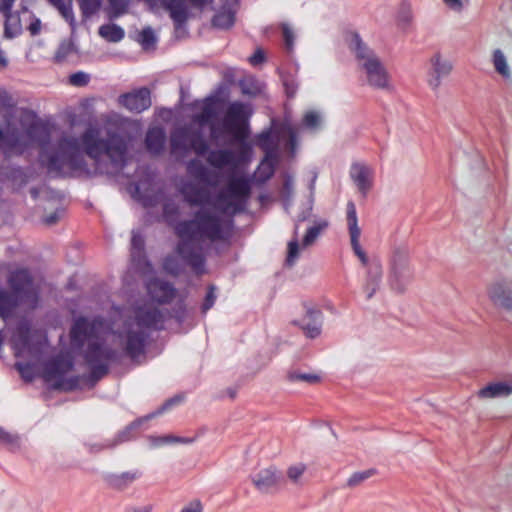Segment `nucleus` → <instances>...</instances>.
Instances as JSON below:
<instances>
[{"instance_id": "69168bd1", "label": "nucleus", "mask_w": 512, "mask_h": 512, "mask_svg": "<svg viewBox=\"0 0 512 512\" xmlns=\"http://www.w3.org/2000/svg\"><path fill=\"white\" fill-rule=\"evenodd\" d=\"M107 445V440H105L104 442L102 443H95V444H91V443H85V446L87 447L89 453L91 454H96V453H99L105 449H110Z\"/></svg>"}, {"instance_id": "a19ab883", "label": "nucleus", "mask_w": 512, "mask_h": 512, "mask_svg": "<svg viewBox=\"0 0 512 512\" xmlns=\"http://www.w3.org/2000/svg\"><path fill=\"white\" fill-rule=\"evenodd\" d=\"M287 379L290 382H298L303 381L308 384H315L320 382L321 377L318 374L314 373H302L298 371H288L287 373Z\"/></svg>"}, {"instance_id": "4c0bfd02", "label": "nucleus", "mask_w": 512, "mask_h": 512, "mask_svg": "<svg viewBox=\"0 0 512 512\" xmlns=\"http://www.w3.org/2000/svg\"><path fill=\"white\" fill-rule=\"evenodd\" d=\"M239 86L243 94L257 95L261 92L260 83L253 76H247L239 80Z\"/></svg>"}, {"instance_id": "f257e3e1", "label": "nucleus", "mask_w": 512, "mask_h": 512, "mask_svg": "<svg viewBox=\"0 0 512 512\" xmlns=\"http://www.w3.org/2000/svg\"><path fill=\"white\" fill-rule=\"evenodd\" d=\"M131 137L122 130L90 126L80 137L62 136L47 162L52 176H119L130 162Z\"/></svg>"}, {"instance_id": "2eb2a0df", "label": "nucleus", "mask_w": 512, "mask_h": 512, "mask_svg": "<svg viewBox=\"0 0 512 512\" xmlns=\"http://www.w3.org/2000/svg\"><path fill=\"white\" fill-rule=\"evenodd\" d=\"M366 275L362 284V289L366 294V298L370 300L380 289L383 277V269L380 260L374 258L371 263L364 266Z\"/></svg>"}, {"instance_id": "b1692460", "label": "nucleus", "mask_w": 512, "mask_h": 512, "mask_svg": "<svg viewBox=\"0 0 512 512\" xmlns=\"http://www.w3.org/2000/svg\"><path fill=\"white\" fill-rule=\"evenodd\" d=\"M312 208L307 209L306 211H303L301 214L298 215L297 219L295 220L294 225V231H293V238L288 243V254L286 258V264L288 266H293L295 263V260L298 257L299 253V225L301 222L306 221L311 214Z\"/></svg>"}, {"instance_id": "9b49d317", "label": "nucleus", "mask_w": 512, "mask_h": 512, "mask_svg": "<svg viewBox=\"0 0 512 512\" xmlns=\"http://www.w3.org/2000/svg\"><path fill=\"white\" fill-rule=\"evenodd\" d=\"M118 101L130 112L139 114L151 107V91L147 87H141L121 94Z\"/></svg>"}, {"instance_id": "774afa93", "label": "nucleus", "mask_w": 512, "mask_h": 512, "mask_svg": "<svg viewBox=\"0 0 512 512\" xmlns=\"http://www.w3.org/2000/svg\"><path fill=\"white\" fill-rule=\"evenodd\" d=\"M264 60H265V54H264L263 50H261V49H257L253 53V55H251L249 57L250 64H252L254 66L264 62Z\"/></svg>"}, {"instance_id": "8fccbe9b", "label": "nucleus", "mask_w": 512, "mask_h": 512, "mask_svg": "<svg viewBox=\"0 0 512 512\" xmlns=\"http://www.w3.org/2000/svg\"><path fill=\"white\" fill-rule=\"evenodd\" d=\"M90 75L83 71H77L69 76V84L75 87H85L90 82Z\"/></svg>"}, {"instance_id": "e2e57ef3", "label": "nucleus", "mask_w": 512, "mask_h": 512, "mask_svg": "<svg viewBox=\"0 0 512 512\" xmlns=\"http://www.w3.org/2000/svg\"><path fill=\"white\" fill-rule=\"evenodd\" d=\"M180 512H203V505L199 499H194L186 504Z\"/></svg>"}, {"instance_id": "20e7f679", "label": "nucleus", "mask_w": 512, "mask_h": 512, "mask_svg": "<svg viewBox=\"0 0 512 512\" xmlns=\"http://www.w3.org/2000/svg\"><path fill=\"white\" fill-rule=\"evenodd\" d=\"M103 328L104 320L100 317H95L91 321L85 317H78L71 327V342L75 347L81 348L87 340L98 338ZM117 356L116 350L104 345L103 342H89L84 352V359L90 366L88 380L91 384H95L108 373L109 364L115 361Z\"/></svg>"}, {"instance_id": "864d4df0", "label": "nucleus", "mask_w": 512, "mask_h": 512, "mask_svg": "<svg viewBox=\"0 0 512 512\" xmlns=\"http://www.w3.org/2000/svg\"><path fill=\"white\" fill-rule=\"evenodd\" d=\"M306 471V465L303 463H299L293 466H290L287 469V476L288 478L295 484H298L300 481V478Z\"/></svg>"}, {"instance_id": "de8ad7c7", "label": "nucleus", "mask_w": 512, "mask_h": 512, "mask_svg": "<svg viewBox=\"0 0 512 512\" xmlns=\"http://www.w3.org/2000/svg\"><path fill=\"white\" fill-rule=\"evenodd\" d=\"M321 122L320 115L315 111L307 112L302 120V126L306 129L315 130Z\"/></svg>"}, {"instance_id": "f03ea898", "label": "nucleus", "mask_w": 512, "mask_h": 512, "mask_svg": "<svg viewBox=\"0 0 512 512\" xmlns=\"http://www.w3.org/2000/svg\"><path fill=\"white\" fill-rule=\"evenodd\" d=\"M181 194L189 206L200 208L192 218L176 223L174 232L179 241L175 250L193 272L201 275L206 265L203 244L229 240L233 233V222L204 207L209 202V194L202 187L191 182L184 183Z\"/></svg>"}, {"instance_id": "cd10ccee", "label": "nucleus", "mask_w": 512, "mask_h": 512, "mask_svg": "<svg viewBox=\"0 0 512 512\" xmlns=\"http://www.w3.org/2000/svg\"><path fill=\"white\" fill-rule=\"evenodd\" d=\"M171 153L185 155L190 151L188 145V131L184 128L177 129L170 136Z\"/></svg>"}, {"instance_id": "c85d7f7f", "label": "nucleus", "mask_w": 512, "mask_h": 512, "mask_svg": "<svg viewBox=\"0 0 512 512\" xmlns=\"http://www.w3.org/2000/svg\"><path fill=\"white\" fill-rule=\"evenodd\" d=\"M21 305L16 297L10 292L3 288H0V317H10L14 310Z\"/></svg>"}, {"instance_id": "39448f33", "label": "nucleus", "mask_w": 512, "mask_h": 512, "mask_svg": "<svg viewBox=\"0 0 512 512\" xmlns=\"http://www.w3.org/2000/svg\"><path fill=\"white\" fill-rule=\"evenodd\" d=\"M31 141L46 147L50 141L46 127L36 120L25 126L14 110L8 111L4 115L3 124L0 125V149L4 155H22L29 148Z\"/></svg>"}, {"instance_id": "e433bc0d", "label": "nucleus", "mask_w": 512, "mask_h": 512, "mask_svg": "<svg viewBox=\"0 0 512 512\" xmlns=\"http://www.w3.org/2000/svg\"><path fill=\"white\" fill-rule=\"evenodd\" d=\"M493 64L495 70L504 78L509 79L511 76L506 57L500 49L493 52Z\"/></svg>"}, {"instance_id": "c756f323", "label": "nucleus", "mask_w": 512, "mask_h": 512, "mask_svg": "<svg viewBox=\"0 0 512 512\" xmlns=\"http://www.w3.org/2000/svg\"><path fill=\"white\" fill-rule=\"evenodd\" d=\"M235 22V12L229 8H222L212 18V26L215 29H230Z\"/></svg>"}, {"instance_id": "bb28decb", "label": "nucleus", "mask_w": 512, "mask_h": 512, "mask_svg": "<svg viewBox=\"0 0 512 512\" xmlns=\"http://www.w3.org/2000/svg\"><path fill=\"white\" fill-rule=\"evenodd\" d=\"M166 143V135L161 127H153L150 128L145 137V145L148 150L153 155H159L164 151Z\"/></svg>"}, {"instance_id": "052dcab7", "label": "nucleus", "mask_w": 512, "mask_h": 512, "mask_svg": "<svg viewBox=\"0 0 512 512\" xmlns=\"http://www.w3.org/2000/svg\"><path fill=\"white\" fill-rule=\"evenodd\" d=\"M443 3L450 10L460 12L468 5L469 0H443Z\"/></svg>"}, {"instance_id": "5701e85b", "label": "nucleus", "mask_w": 512, "mask_h": 512, "mask_svg": "<svg viewBox=\"0 0 512 512\" xmlns=\"http://www.w3.org/2000/svg\"><path fill=\"white\" fill-rule=\"evenodd\" d=\"M79 57V49L76 43V40L74 38V35L72 34L71 37L63 40L54 56H53V62L56 64H63L70 61H73Z\"/></svg>"}, {"instance_id": "0eeeda50", "label": "nucleus", "mask_w": 512, "mask_h": 512, "mask_svg": "<svg viewBox=\"0 0 512 512\" xmlns=\"http://www.w3.org/2000/svg\"><path fill=\"white\" fill-rule=\"evenodd\" d=\"M359 67L365 73L367 82L376 89L389 87V74L376 53L368 47L360 38L359 34H353L349 43Z\"/></svg>"}, {"instance_id": "7c9ffc66", "label": "nucleus", "mask_w": 512, "mask_h": 512, "mask_svg": "<svg viewBox=\"0 0 512 512\" xmlns=\"http://www.w3.org/2000/svg\"><path fill=\"white\" fill-rule=\"evenodd\" d=\"M188 173L208 185H215L210 180V171L198 159H192L187 163Z\"/></svg>"}, {"instance_id": "6e6d98bb", "label": "nucleus", "mask_w": 512, "mask_h": 512, "mask_svg": "<svg viewBox=\"0 0 512 512\" xmlns=\"http://www.w3.org/2000/svg\"><path fill=\"white\" fill-rule=\"evenodd\" d=\"M257 145L264 150L265 152L269 153L272 149V136L269 131L263 132L258 136L257 139Z\"/></svg>"}, {"instance_id": "603ef678", "label": "nucleus", "mask_w": 512, "mask_h": 512, "mask_svg": "<svg viewBox=\"0 0 512 512\" xmlns=\"http://www.w3.org/2000/svg\"><path fill=\"white\" fill-rule=\"evenodd\" d=\"M108 3L112 16L118 17L127 11L129 0H108Z\"/></svg>"}, {"instance_id": "6e6552de", "label": "nucleus", "mask_w": 512, "mask_h": 512, "mask_svg": "<svg viewBox=\"0 0 512 512\" xmlns=\"http://www.w3.org/2000/svg\"><path fill=\"white\" fill-rule=\"evenodd\" d=\"M413 269L409 262V251L405 247L395 248L392 252L387 282L391 290L403 294L413 280Z\"/></svg>"}, {"instance_id": "58836bf2", "label": "nucleus", "mask_w": 512, "mask_h": 512, "mask_svg": "<svg viewBox=\"0 0 512 512\" xmlns=\"http://www.w3.org/2000/svg\"><path fill=\"white\" fill-rule=\"evenodd\" d=\"M162 215L168 224L175 226L180 215L179 206L173 201L165 202L163 205Z\"/></svg>"}, {"instance_id": "393cba45", "label": "nucleus", "mask_w": 512, "mask_h": 512, "mask_svg": "<svg viewBox=\"0 0 512 512\" xmlns=\"http://www.w3.org/2000/svg\"><path fill=\"white\" fill-rule=\"evenodd\" d=\"M510 394H512V381L489 383L477 392V396L481 399L507 397Z\"/></svg>"}, {"instance_id": "a878e982", "label": "nucleus", "mask_w": 512, "mask_h": 512, "mask_svg": "<svg viewBox=\"0 0 512 512\" xmlns=\"http://www.w3.org/2000/svg\"><path fill=\"white\" fill-rule=\"evenodd\" d=\"M236 153L231 149H215L210 150L207 155V162L210 166L222 169L225 166L234 165L236 163Z\"/></svg>"}, {"instance_id": "aec40b11", "label": "nucleus", "mask_w": 512, "mask_h": 512, "mask_svg": "<svg viewBox=\"0 0 512 512\" xmlns=\"http://www.w3.org/2000/svg\"><path fill=\"white\" fill-rule=\"evenodd\" d=\"M430 63L432 69L430 72L431 79L429 80V85L433 90H437L441 85V79L451 73L453 65L449 60L443 59L440 53H435L431 57Z\"/></svg>"}, {"instance_id": "473e14b6", "label": "nucleus", "mask_w": 512, "mask_h": 512, "mask_svg": "<svg viewBox=\"0 0 512 512\" xmlns=\"http://www.w3.org/2000/svg\"><path fill=\"white\" fill-rule=\"evenodd\" d=\"M328 225L329 222L324 219L315 221L312 226L308 227L307 232L302 240V246L305 248L312 245L318 236L328 227Z\"/></svg>"}, {"instance_id": "5fc2aeb1", "label": "nucleus", "mask_w": 512, "mask_h": 512, "mask_svg": "<svg viewBox=\"0 0 512 512\" xmlns=\"http://www.w3.org/2000/svg\"><path fill=\"white\" fill-rule=\"evenodd\" d=\"M216 301V293H215V287L213 285H210L208 287V291L206 293L204 302L202 304L201 310L203 314H206V312L213 307Z\"/></svg>"}, {"instance_id": "3c124183", "label": "nucleus", "mask_w": 512, "mask_h": 512, "mask_svg": "<svg viewBox=\"0 0 512 512\" xmlns=\"http://www.w3.org/2000/svg\"><path fill=\"white\" fill-rule=\"evenodd\" d=\"M0 444H4L12 449L19 447V437L11 434L0 426Z\"/></svg>"}, {"instance_id": "a211bd4d", "label": "nucleus", "mask_w": 512, "mask_h": 512, "mask_svg": "<svg viewBox=\"0 0 512 512\" xmlns=\"http://www.w3.org/2000/svg\"><path fill=\"white\" fill-rule=\"evenodd\" d=\"M162 7L169 13L175 29L181 30L191 16L185 0H159Z\"/></svg>"}, {"instance_id": "7ed1b4c3", "label": "nucleus", "mask_w": 512, "mask_h": 512, "mask_svg": "<svg viewBox=\"0 0 512 512\" xmlns=\"http://www.w3.org/2000/svg\"><path fill=\"white\" fill-rule=\"evenodd\" d=\"M217 98L209 96L200 102V112L193 115V121L204 126L210 123V138L216 143L230 145H247L250 137V118L253 115V107L249 103L241 101L231 102L222 118L221 124L211 122L216 115L215 104Z\"/></svg>"}, {"instance_id": "72a5a7b5", "label": "nucleus", "mask_w": 512, "mask_h": 512, "mask_svg": "<svg viewBox=\"0 0 512 512\" xmlns=\"http://www.w3.org/2000/svg\"><path fill=\"white\" fill-rule=\"evenodd\" d=\"M144 420H146L145 417L132 422L124 430L120 431L113 439H108L106 446L109 448H115L117 445L129 441L131 439V431L140 426Z\"/></svg>"}, {"instance_id": "37998d69", "label": "nucleus", "mask_w": 512, "mask_h": 512, "mask_svg": "<svg viewBox=\"0 0 512 512\" xmlns=\"http://www.w3.org/2000/svg\"><path fill=\"white\" fill-rule=\"evenodd\" d=\"M145 249V240L141 233L133 231L131 238V256L132 258L141 257Z\"/></svg>"}, {"instance_id": "bf43d9fd", "label": "nucleus", "mask_w": 512, "mask_h": 512, "mask_svg": "<svg viewBox=\"0 0 512 512\" xmlns=\"http://www.w3.org/2000/svg\"><path fill=\"white\" fill-rule=\"evenodd\" d=\"M186 316H187L186 306L183 301H180L176 305V307L173 309V317L179 324H182L185 321Z\"/></svg>"}, {"instance_id": "c9c22d12", "label": "nucleus", "mask_w": 512, "mask_h": 512, "mask_svg": "<svg viewBox=\"0 0 512 512\" xmlns=\"http://www.w3.org/2000/svg\"><path fill=\"white\" fill-rule=\"evenodd\" d=\"M397 21L403 28H409L413 21V11L411 3L402 1L397 11Z\"/></svg>"}, {"instance_id": "4468645a", "label": "nucleus", "mask_w": 512, "mask_h": 512, "mask_svg": "<svg viewBox=\"0 0 512 512\" xmlns=\"http://www.w3.org/2000/svg\"><path fill=\"white\" fill-rule=\"evenodd\" d=\"M373 169L360 162L351 164L349 176L363 197H366L373 186Z\"/></svg>"}, {"instance_id": "423d86ee", "label": "nucleus", "mask_w": 512, "mask_h": 512, "mask_svg": "<svg viewBox=\"0 0 512 512\" xmlns=\"http://www.w3.org/2000/svg\"><path fill=\"white\" fill-rule=\"evenodd\" d=\"M164 328V316L158 308L138 307L135 319L125 330L124 352L132 360L145 353L152 330Z\"/></svg>"}, {"instance_id": "412c9836", "label": "nucleus", "mask_w": 512, "mask_h": 512, "mask_svg": "<svg viewBox=\"0 0 512 512\" xmlns=\"http://www.w3.org/2000/svg\"><path fill=\"white\" fill-rule=\"evenodd\" d=\"M293 324L299 325L307 338L315 339L322 331V313L318 309L307 308L303 322L294 321Z\"/></svg>"}, {"instance_id": "6ab92c4d", "label": "nucleus", "mask_w": 512, "mask_h": 512, "mask_svg": "<svg viewBox=\"0 0 512 512\" xmlns=\"http://www.w3.org/2000/svg\"><path fill=\"white\" fill-rule=\"evenodd\" d=\"M488 296L492 303L512 313V289L504 282H496L488 288Z\"/></svg>"}, {"instance_id": "0e129e2a", "label": "nucleus", "mask_w": 512, "mask_h": 512, "mask_svg": "<svg viewBox=\"0 0 512 512\" xmlns=\"http://www.w3.org/2000/svg\"><path fill=\"white\" fill-rule=\"evenodd\" d=\"M149 441L153 446H159L163 444H169L172 443V435H166V436H149Z\"/></svg>"}, {"instance_id": "2f4dec72", "label": "nucleus", "mask_w": 512, "mask_h": 512, "mask_svg": "<svg viewBox=\"0 0 512 512\" xmlns=\"http://www.w3.org/2000/svg\"><path fill=\"white\" fill-rule=\"evenodd\" d=\"M275 173V165L272 160L268 159V156L261 161L258 165L254 177L255 182L258 184H264L270 180Z\"/></svg>"}, {"instance_id": "4d7b16f0", "label": "nucleus", "mask_w": 512, "mask_h": 512, "mask_svg": "<svg viewBox=\"0 0 512 512\" xmlns=\"http://www.w3.org/2000/svg\"><path fill=\"white\" fill-rule=\"evenodd\" d=\"M61 15L65 18L66 21L70 23L71 29L73 30L75 28L74 26V18H73V12H72V2L71 0H68L61 8H58Z\"/></svg>"}, {"instance_id": "4be33fe9", "label": "nucleus", "mask_w": 512, "mask_h": 512, "mask_svg": "<svg viewBox=\"0 0 512 512\" xmlns=\"http://www.w3.org/2000/svg\"><path fill=\"white\" fill-rule=\"evenodd\" d=\"M142 476L138 469L122 473H110L104 477L107 486L116 491H124Z\"/></svg>"}, {"instance_id": "a18cd8bd", "label": "nucleus", "mask_w": 512, "mask_h": 512, "mask_svg": "<svg viewBox=\"0 0 512 512\" xmlns=\"http://www.w3.org/2000/svg\"><path fill=\"white\" fill-rule=\"evenodd\" d=\"M190 149H193L198 156H205L209 153V146L200 134H195L191 139Z\"/></svg>"}, {"instance_id": "dca6fc26", "label": "nucleus", "mask_w": 512, "mask_h": 512, "mask_svg": "<svg viewBox=\"0 0 512 512\" xmlns=\"http://www.w3.org/2000/svg\"><path fill=\"white\" fill-rule=\"evenodd\" d=\"M281 476L277 469L270 466L251 476V481L261 493H271L279 489Z\"/></svg>"}, {"instance_id": "ea45409f", "label": "nucleus", "mask_w": 512, "mask_h": 512, "mask_svg": "<svg viewBox=\"0 0 512 512\" xmlns=\"http://www.w3.org/2000/svg\"><path fill=\"white\" fill-rule=\"evenodd\" d=\"M378 473L377 469L370 468L364 471H358L353 473L350 478L347 480L346 485L350 488L357 487L367 479H369L372 476H375Z\"/></svg>"}, {"instance_id": "c03bdc74", "label": "nucleus", "mask_w": 512, "mask_h": 512, "mask_svg": "<svg viewBox=\"0 0 512 512\" xmlns=\"http://www.w3.org/2000/svg\"><path fill=\"white\" fill-rule=\"evenodd\" d=\"M134 41L138 42L145 51L154 50L157 37L156 34H133Z\"/></svg>"}, {"instance_id": "680f3d73", "label": "nucleus", "mask_w": 512, "mask_h": 512, "mask_svg": "<svg viewBox=\"0 0 512 512\" xmlns=\"http://www.w3.org/2000/svg\"><path fill=\"white\" fill-rule=\"evenodd\" d=\"M181 400H182L181 396H175V397L168 399L167 401H165V403L159 408V410L156 413L147 415L145 417V419H151L154 415L162 413L163 411L167 410L174 404L179 403Z\"/></svg>"}, {"instance_id": "f3484780", "label": "nucleus", "mask_w": 512, "mask_h": 512, "mask_svg": "<svg viewBox=\"0 0 512 512\" xmlns=\"http://www.w3.org/2000/svg\"><path fill=\"white\" fill-rule=\"evenodd\" d=\"M73 368L74 362L72 359L57 356L45 363L43 378L48 383L55 382L60 378H64Z\"/></svg>"}, {"instance_id": "09e8293b", "label": "nucleus", "mask_w": 512, "mask_h": 512, "mask_svg": "<svg viewBox=\"0 0 512 512\" xmlns=\"http://www.w3.org/2000/svg\"><path fill=\"white\" fill-rule=\"evenodd\" d=\"M15 368L20 373L22 379L26 382H31L35 378L34 368L31 363L17 362Z\"/></svg>"}, {"instance_id": "f8f14e48", "label": "nucleus", "mask_w": 512, "mask_h": 512, "mask_svg": "<svg viewBox=\"0 0 512 512\" xmlns=\"http://www.w3.org/2000/svg\"><path fill=\"white\" fill-rule=\"evenodd\" d=\"M227 191L229 196L232 198L230 204L234 208V211H243L248 203L251 193L250 180L245 177L233 178L228 183Z\"/></svg>"}, {"instance_id": "79ce46f5", "label": "nucleus", "mask_w": 512, "mask_h": 512, "mask_svg": "<svg viewBox=\"0 0 512 512\" xmlns=\"http://www.w3.org/2000/svg\"><path fill=\"white\" fill-rule=\"evenodd\" d=\"M80 376H73L70 378H60L53 382L52 388L62 391H73L79 387Z\"/></svg>"}, {"instance_id": "1a4fd4ad", "label": "nucleus", "mask_w": 512, "mask_h": 512, "mask_svg": "<svg viewBox=\"0 0 512 512\" xmlns=\"http://www.w3.org/2000/svg\"><path fill=\"white\" fill-rule=\"evenodd\" d=\"M7 284L11 293L20 304L29 302L35 307L39 299V289L34 283V277L29 269L17 268L9 272Z\"/></svg>"}, {"instance_id": "49530a36", "label": "nucleus", "mask_w": 512, "mask_h": 512, "mask_svg": "<svg viewBox=\"0 0 512 512\" xmlns=\"http://www.w3.org/2000/svg\"><path fill=\"white\" fill-rule=\"evenodd\" d=\"M287 97L293 98L298 89V83L291 74L284 73L281 76Z\"/></svg>"}, {"instance_id": "9d476101", "label": "nucleus", "mask_w": 512, "mask_h": 512, "mask_svg": "<svg viewBox=\"0 0 512 512\" xmlns=\"http://www.w3.org/2000/svg\"><path fill=\"white\" fill-rule=\"evenodd\" d=\"M347 225L353 252L359 258L363 266L370 264L372 259L368 258L360 244L361 230L358 226L356 206L352 201L347 203Z\"/></svg>"}, {"instance_id": "13d9d810", "label": "nucleus", "mask_w": 512, "mask_h": 512, "mask_svg": "<svg viewBox=\"0 0 512 512\" xmlns=\"http://www.w3.org/2000/svg\"><path fill=\"white\" fill-rule=\"evenodd\" d=\"M293 177L289 173H286L284 175V182H283V194L284 198L286 200H289L293 195Z\"/></svg>"}, {"instance_id": "f704fd0d", "label": "nucleus", "mask_w": 512, "mask_h": 512, "mask_svg": "<svg viewBox=\"0 0 512 512\" xmlns=\"http://www.w3.org/2000/svg\"><path fill=\"white\" fill-rule=\"evenodd\" d=\"M82 12V21L86 23L97 14L101 7L102 0H77Z\"/></svg>"}, {"instance_id": "ddd939ff", "label": "nucleus", "mask_w": 512, "mask_h": 512, "mask_svg": "<svg viewBox=\"0 0 512 512\" xmlns=\"http://www.w3.org/2000/svg\"><path fill=\"white\" fill-rule=\"evenodd\" d=\"M149 297L158 304H169L176 297L177 289L168 281L153 278L147 282Z\"/></svg>"}, {"instance_id": "338daca9", "label": "nucleus", "mask_w": 512, "mask_h": 512, "mask_svg": "<svg viewBox=\"0 0 512 512\" xmlns=\"http://www.w3.org/2000/svg\"><path fill=\"white\" fill-rule=\"evenodd\" d=\"M63 214H64V209H62V208L57 209L52 214L46 216L44 218V222L48 225L56 224Z\"/></svg>"}]
</instances>
